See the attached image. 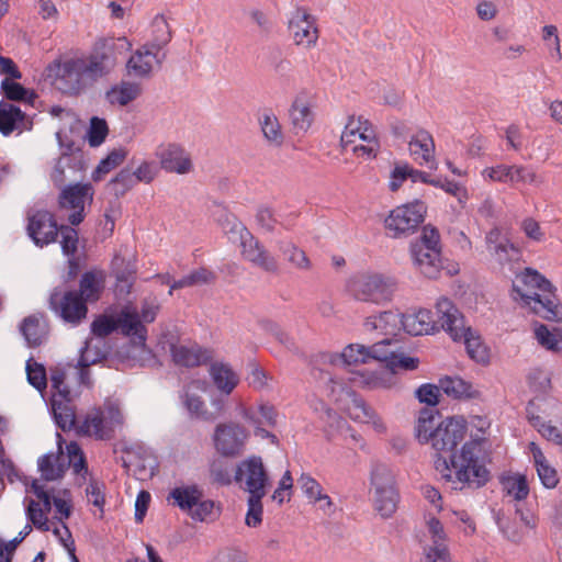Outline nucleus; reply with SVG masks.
<instances>
[{
	"label": "nucleus",
	"instance_id": "23",
	"mask_svg": "<svg viewBox=\"0 0 562 562\" xmlns=\"http://www.w3.org/2000/svg\"><path fill=\"white\" fill-rule=\"evenodd\" d=\"M207 389L209 384L205 380H192L184 386L182 403L192 416L203 420H214L216 415L207 411L202 398V394L206 393Z\"/></svg>",
	"mask_w": 562,
	"mask_h": 562
},
{
	"label": "nucleus",
	"instance_id": "44",
	"mask_svg": "<svg viewBox=\"0 0 562 562\" xmlns=\"http://www.w3.org/2000/svg\"><path fill=\"white\" fill-rule=\"evenodd\" d=\"M203 492L196 485H184L173 488L169 498L183 512L188 514L194 507Z\"/></svg>",
	"mask_w": 562,
	"mask_h": 562
},
{
	"label": "nucleus",
	"instance_id": "41",
	"mask_svg": "<svg viewBox=\"0 0 562 562\" xmlns=\"http://www.w3.org/2000/svg\"><path fill=\"white\" fill-rule=\"evenodd\" d=\"M284 260L299 271H310L313 268L312 260L307 254L292 241H280L278 244Z\"/></svg>",
	"mask_w": 562,
	"mask_h": 562
},
{
	"label": "nucleus",
	"instance_id": "4",
	"mask_svg": "<svg viewBox=\"0 0 562 562\" xmlns=\"http://www.w3.org/2000/svg\"><path fill=\"white\" fill-rule=\"evenodd\" d=\"M54 72V87L68 95H78L99 78L108 72L103 61L97 57L91 59L71 58L57 63L50 68Z\"/></svg>",
	"mask_w": 562,
	"mask_h": 562
},
{
	"label": "nucleus",
	"instance_id": "22",
	"mask_svg": "<svg viewBox=\"0 0 562 562\" xmlns=\"http://www.w3.org/2000/svg\"><path fill=\"white\" fill-rule=\"evenodd\" d=\"M408 153L418 166L437 169L436 145L427 130L419 128L412 134L408 140Z\"/></svg>",
	"mask_w": 562,
	"mask_h": 562
},
{
	"label": "nucleus",
	"instance_id": "48",
	"mask_svg": "<svg viewBox=\"0 0 562 562\" xmlns=\"http://www.w3.org/2000/svg\"><path fill=\"white\" fill-rule=\"evenodd\" d=\"M218 222L223 232L233 243L241 244L245 239H247V237L251 235L249 229L232 214H224Z\"/></svg>",
	"mask_w": 562,
	"mask_h": 562
},
{
	"label": "nucleus",
	"instance_id": "64",
	"mask_svg": "<svg viewBox=\"0 0 562 562\" xmlns=\"http://www.w3.org/2000/svg\"><path fill=\"white\" fill-rule=\"evenodd\" d=\"M297 484L310 502L317 504V498L323 494L321 484L307 473L301 474Z\"/></svg>",
	"mask_w": 562,
	"mask_h": 562
},
{
	"label": "nucleus",
	"instance_id": "15",
	"mask_svg": "<svg viewBox=\"0 0 562 562\" xmlns=\"http://www.w3.org/2000/svg\"><path fill=\"white\" fill-rule=\"evenodd\" d=\"M93 188L89 183L65 186L58 195V206L69 212L68 221L71 225H79L85 218V207L93 199Z\"/></svg>",
	"mask_w": 562,
	"mask_h": 562
},
{
	"label": "nucleus",
	"instance_id": "8",
	"mask_svg": "<svg viewBox=\"0 0 562 562\" xmlns=\"http://www.w3.org/2000/svg\"><path fill=\"white\" fill-rule=\"evenodd\" d=\"M426 212V204L419 200L394 207L384 218L386 235L391 238L412 235L423 223Z\"/></svg>",
	"mask_w": 562,
	"mask_h": 562
},
{
	"label": "nucleus",
	"instance_id": "49",
	"mask_svg": "<svg viewBox=\"0 0 562 562\" xmlns=\"http://www.w3.org/2000/svg\"><path fill=\"white\" fill-rule=\"evenodd\" d=\"M543 183V178L536 170L525 165H512L509 186L529 184L539 187Z\"/></svg>",
	"mask_w": 562,
	"mask_h": 562
},
{
	"label": "nucleus",
	"instance_id": "42",
	"mask_svg": "<svg viewBox=\"0 0 562 562\" xmlns=\"http://www.w3.org/2000/svg\"><path fill=\"white\" fill-rule=\"evenodd\" d=\"M52 409L57 425L63 430H69L75 426L76 414L70 404V395L52 396Z\"/></svg>",
	"mask_w": 562,
	"mask_h": 562
},
{
	"label": "nucleus",
	"instance_id": "56",
	"mask_svg": "<svg viewBox=\"0 0 562 562\" xmlns=\"http://www.w3.org/2000/svg\"><path fill=\"white\" fill-rule=\"evenodd\" d=\"M528 415L529 419L532 423V425L537 428V430L548 440L561 445L562 443V431L558 429L555 426L551 425L550 423L546 422L540 416H535L530 407L528 408Z\"/></svg>",
	"mask_w": 562,
	"mask_h": 562
},
{
	"label": "nucleus",
	"instance_id": "58",
	"mask_svg": "<svg viewBox=\"0 0 562 562\" xmlns=\"http://www.w3.org/2000/svg\"><path fill=\"white\" fill-rule=\"evenodd\" d=\"M426 530L427 535L431 540V544L428 547H448L447 546V533L445 528L439 519L434 516H428L426 518Z\"/></svg>",
	"mask_w": 562,
	"mask_h": 562
},
{
	"label": "nucleus",
	"instance_id": "19",
	"mask_svg": "<svg viewBox=\"0 0 562 562\" xmlns=\"http://www.w3.org/2000/svg\"><path fill=\"white\" fill-rule=\"evenodd\" d=\"M289 32L295 45L310 48L318 40L316 18L305 8H297L289 21Z\"/></svg>",
	"mask_w": 562,
	"mask_h": 562
},
{
	"label": "nucleus",
	"instance_id": "33",
	"mask_svg": "<svg viewBox=\"0 0 562 562\" xmlns=\"http://www.w3.org/2000/svg\"><path fill=\"white\" fill-rule=\"evenodd\" d=\"M105 286V274L100 270L85 272L79 281L77 292L81 299L88 303H94L100 297Z\"/></svg>",
	"mask_w": 562,
	"mask_h": 562
},
{
	"label": "nucleus",
	"instance_id": "62",
	"mask_svg": "<svg viewBox=\"0 0 562 562\" xmlns=\"http://www.w3.org/2000/svg\"><path fill=\"white\" fill-rule=\"evenodd\" d=\"M189 515L192 519L199 521L214 519L217 516V512L215 510V503L211 499H204L202 496L190 510Z\"/></svg>",
	"mask_w": 562,
	"mask_h": 562
},
{
	"label": "nucleus",
	"instance_id": "63",
	"mask_svg": "<svg viewBox=\"0 0 562 562\" xmlns=\"http://www.w3.org/2000/svg\"><path fill=\"white\" fill-rule=\"evenodd\" d=\"M136 184L135 177L128 169L121 170L114 179L111 180L110 186L116 196L125 194Z\"/></svg>",
	"mask_w": 562,
	"mask_h": 562
},
{
	"label": "nucleus",
	"instance_id": "47",
	"mask_svg": "<svg viewBox=\"0 0 562 562\" xmlns=\"http://www.w3.org/2000/svg\"><path fill=\"white\" fill-rule=\"evenodd\" d=\"M492 257L502 267L508 266L509 270L515 272L514 263L520 259V250L509 240H503L502 244L493 246L490 251Z\"/></svg>",
	"mask_w": 562,
	"mask_h": 562
},
{
	"label": "nucleus",
	"instance_id": "51",
	"mask_svg": "<svg viewBox=\"0 0 562 562\" xmlns=\"http://www.w3.org/2000/svg\"><path fill=\"white\" fill-rule=\"evenodd\" d=\"M214 273L209 269L199 268L194 271H191L180 280L170 283L169 294H172L173 290L209 284L214 280Z\"/></svg>",
	"mask_w": 562,
	"mask_h": 562
},
{
	"label": "nucleus",
	"instance_id": "38",
	"mask_svg": "<svg viewBox=\"0 0 562 562\" xmlns=\"http://www.w3.org/2000/svg\"><path fill=\"white\" fill-rule=\"evenodd\" d=\"M290 117L297 132H306L313 122V111L310 100L305 94H299L291 106Z\"/></svg>",
	"mask_w": 562,
	"mask_h": 562
},
{
	"label": "nucleus",
	"instance_id": "60",
	"mask_svg": "<svg viewBox=\"0 0 562 562\" xmlns=\"http://www.w3.org/2000/svg\"><path fill=\"white\" fill-rule=\"evenodd\" d=\"M542 40L550 52V56L554 61L562 60L561 43L555 25H546L542 29Z\"/></svg>",
	"mask_w": 562,
	"mask_h": 562
},
{
	"label": "nucleus",
	"instance_id": "36",
	"mask_svg": "<svg viewBox=\"0 0 562 562\" xmlns=\"http://www.w3.org/2000/svg\"><path fill=\"white\" fill-rule=\"evenodd\" d=\"M173 361L183 367H196L209 359V352L203 350L195 344L192 345H173L171 347Z\"/></svg>",
	"mask_w": 562,
	"mask_h": 562
},
{
	"label": "nucleus",
	"instance_id": "59",
	"mask_svg": "<svg viewBox=\"0 0 562 562\" xmlns=\"http://www.w3.org/2000/svg\"><path fill=\"white\" fill-rule=\"evenodd\" d=\"M340 357L347 364L366 363L370 360V350L364 345L351 344L342 350Z\"/></svg>",
	"mask_w": 562,
	"mask_h": 562
},
{
	"label": "nucleus",
	"instance_id": "37",
	"mask_svg": "<svg viewBox=\"0 0 562 562\" xmlns=\"http://www.w3.org/2000/svg\"><path fill=\"white\" fill-rule=\"evenodd\" d=\"M441 391L453 398H477L481 392L469 381L459 376H445L440 379Z\"/></svg>",
	"mask_w": 562,
	"mask_h": 562
},
{
	"label": "nucleus",
	"instance_id": "14",
	"mask_svg": "<svg viewBox=\"0 0 562 562\" xmlns=\"http://www.w3.org/2000/svg\"><path fill=\"white\" fill-rule=\"evenodd\" d=\"M248 438V429L232 420L216 425L212 437L215 450L221 456L229 458L244 452Z\"/></svg>",
	"mask_w": 562,
	"mask_h": 562
},
{
	"label": "nucleus",
	"instance_id": "40",
	"mask_svg": "<svg viewBox=\"0 0 562 562\" xmlns=\"http://www.w3.org/2000/svg\"><path fill=\"white\" fill-rule=\"evenodd\" d=\"M25 114L20 108L7 102H0V133L9 136L24 125Z\"/></svg>",
	"mask_w": 562,
	"mask_h": 562
},
{
	"label": "nucleus",
	"instance_id": "61",
	"mask_svg": "<svg viewBox=\"0 0 562 562\" xmlns=\"http://www.w3.org/2000/svg\"><path fill=\"white\" fill-rule=\"evenodd\" d=\"M265 496H248L247 505L248 510L246 514L245 522L248 527L256 528L262 521L263 507L261 499Z\"/></svg>",
	"mask_w": 562,
	"mask_h": 562
},
{
	"label": "nucleus",
	"instance_id": "17",
	"mask_svg": "<svg viewBox=\"0 0 562 562\" xmlns=\"http://www.w3.org/2000/svg\"><path fill=\"white\" fill-rule=\"evenodd\" d=\"M467 434V420L463 416H452L443 419L436 427L431 447L437 452H453Z\"/></svg>",
	"mask_w": 562,
	"mask_h": 562
},
{
	"label": "nucleus",
	"instance_id": "7",
	"mask_svg": "<svg viewBox=\"0 0 562 562\" xmlns=\"http://www.w3.org/2000/svg\"><path fill=\"white\" fill-rule=\"evenodd\" d=\"M371 499L375 512L382 518H390L397 509L400 501L395 487V476L392 469L384 463H374L370 471Z\"/></svg>",
	"mask_w": 562,
	"mask_h": 562
},
{
	"label": "nucleus",
	"instance_id": "26",
	"mask_svg": "<svg viewBox=\"0 0 562 562\" xmlns=\"http://www.w3.org/2000/svg\"><path fill=\"white\" fill-rule=\"evenodd\" d=\"M414 267L426 278L436 279L441 270L440 249L411 246Z\"/></svg>",
	"mask_w": 562,
	"mask_h": 562
},
{
	"label": "nucleus",
	"instance_id": "28",
	"mask_svg": "<svg viewBox=\"0 0 562 562\" xmlns=\"http://www.w3.org/2000/svg\"><path fill=\"white\" fill-rule=\"evenodd\" d=\"M363 326L368 333L376 331L385 338H391L402 330V314L396 311L381 312L367 317Z\"/></svg>",
	"mask_w": 562,
	"mask_h": 562
},
{
	"label": "nucleus",
	"instance_id": "45",
	"mask_svg": "<svg viewBox=\"0 0 562 562\" xmlns=\"http://www.w3.org/2000/svg\"><path fill=\"white\" fill-rule=\"evenodd\" d=\"M436 419L437 413L432 408H424L419 412L415 431L420 443H431L434 440L438 425Z\"/></svg>",
	"mask_w": 562,
	"mask_h": 562
},
{
	"label": "nucleus",
	"instance_id": "30",
	"mask_svg": "<svg viewBox=\"0 0 562 562\" xmlns=\"http://www.w3.org/2000/svg\"><path fill=\"white\" fill-rule=\"evenodd\" d=\"M112 270L119 282H125L126 292L132 286L134 274L136 273V255L127 246H121L119 251L114 255L112 262Z\"/></svg>",
	"mask_w": 562,
	"mask_h": 562
},
{
	"label": "nucleus",
	"instance_id": "16",
	"mask_svg": "<svg viewBox=\"0 0 562 562\" xmlns=\"http://www.w3.org/2000/svg\"><path fill=\"white\" fill-rule=\"evenodd\" d=\"M122 420L120 409L110 405L106 411L94 409L88 413L79 426V432L97 439H109Z\"/></svg>",
	"mask_w": 562,
	"mask_h": 562
},
{
	"label": "nucleus",
	"instance_id": "18",
	"mask_svg": "<svg viewBox=\"0 0 562 562\" xmlns=\"http://www.w3.org/2000/svg\"><path fill=\"white\" fill-rule=\"evenodd\" d=\"M165 59V53L159 52V45H143L137 48L126 63L127 75L134 78H150Z\"/></svg>",
	"mask_w": 562,
	"mask_h": 562
},
{
	"label": "nucleus",
	"instance_id": "10",
	"mask_svg": "<svg viewBox=\"0 0 562 562\" xmlns=\"http://www.w3.org/2000/svg\"><path fill=\"white\" fill-rule=\"evenodd\" d=\"M27 493H33L35 498L26 496L23 501L27 520L41 531L50 530V521L47 515L52 510V490H48L40 480H32L25 483Z\"/></svg>",
	"mask_w": 562,
	"mask_h": 562
},
{
	"label": "nucleus",
	"instance_id": "55",
	"mask_svg": "<svg viewBox=\"0 0 562 562\" xmlns=\"http://www.w3.org/2000/svg\"><path fill=\"white\" fill-rule=\"evenodd\" d=\"M69 467L72 468L74 473L86 479L88 474V467L83 451L75 441L66 446Z\"/></svg>",
	"mask_w": 562,
	"mask_h": 562
},
{
	"label": "nucleus",
	"instance_id": "35",
	"mask_svg": "<svg viewBox=\"0 0 562 562\" xmlns=\"http://www.w3.org/2000/svg\"><path fill=\"white\" fill-rule=\"evenodd\" d=\"M142 94V87L137 82L121 81L105 92V100L112 106H126Z\"/></svg>",
	"mask_w": 562,
	"mask_h": 562
},
{
	"label": "nucleus",
	"instance_id": "43",
	"mask_svg": "<svg viewBox=\"0 0 562 562\" xmlns=\"http://www.w3.org/2000/svg\"><path fill=\"white\" fill-rule=\"evenodd\" d=\"M259 125L265 139L270 146L279 147L283 143L284 136L281 125L271 111L266 110L260 114Z\"/></svg>",
	"mask_w": 562,
	"mask_h": 562
},
{
	"label": "nucleus",
	"instance_id": "29",
	"mask_svg": "<svg viewBox=\"0 0 562 562\" xmlns=\"http://www.w3.org/2000/svg\"><path fill=\"white\" fill-rule=\"evenodd\" d=\"M373 137H376V133L368 120L362 116H351L341 134V145L345 149H348L349 145L372 142Z\"/></svg>",
	"mask_w": 562,
	"mask_h": 562
},
{
	"label": "nucleus",
	"instance_id": "57",
	"mask_svg": "<svg viewBox=\"0 0 562 562\" xmlns=\"http://www.w3.org/2000/svg\"><path fill=\"white\" fill-rule=\"evenodd\" d=\"M512 165L497 164L495 166L485 167L481 171L484 181L508 184L510 181Z\"/></svg>",
	"mask_w": 562,
	"mask_h": 562
},
{
	"label": "nucleus",
	"instance_id": "25",
	"mask_svg": "<svg viewBox=\"0 0 562 562\" xmlns=\"http://www.w3.org/2000/svg\"><path fill=\"white\" fill-rule=\"evenodd\" d=\"M243 257L267 272H277L278 259L251 234L241 244Z\"/></svg>",
	"mask_w": 562,
	"mask_h": 562
},
{
	"label": "nucleus",
	"instance_id": "53",
	"mask_svg": "<svg viewBox=\"0 0 562 562\" xmlns=\"http://www.w3.org/2000/svg\"><path fill=\"white\" fill-rule=\"evenodd\" d=\"M14 80L15 79L4 78L1 81V90L4 97L12 101H24L27 103H33L36 94L33 91L25 89Z\"/></svg>",
	"mask_w": 562,
	"mask_h": 562
},
{
	"label": "nucleus",
	"instance_id": "11",
	"mask_svg": "<svg viewBox=\"0 0 562 562\" xmlns=\"http://www.w3.org/2000/svg\"><path fill=\"white\" fill-rule=\"evenodd\" d=\"M234 480L248 496H266L267 487L270 485L262 459L257 456H251L237 464Z\"/></svg>",
	"mask_w": 562,
	"mask_h": 562
},
{
	"label": "nucleus",
	"instance_id": "2",
	"mask_svg": "<svg viewBox=\"0 0 562 562\" xmlns=\"http://www.w3.org/2000/svg\"><path fill=\"white\" fill-rule=\"evenodd\" d=\"M557 288L543 274L532 268L515 272L510 297L518 307L550 322H562V303Z\"/></svg>",
	"mask_w": 562,
	"mask_h": 562
},
{
	"label": "nucleus",
	"instance_id": "46",
	"mask_svg": "<svg viewBox=\"0 0 562 562\" xmlns=\"http://www.w3.org/2000/svg\"><path fill=\"white\" fill-rule=\"evenodd\" d=\"M37 468L41 476L45 481H55L60 479L65 473V465L60 462L58 453H47L37 460Z\"/></svg>",
	"mask_w": 562,
	"mask_h": 562
},
{
	"label": "nucleus",
	"instance_id": "12",
	"mask_svg": "<svg viewBox=\"0 0 562 562\" xmlns=\"http://www.w3.org/2000/svg\"><path fill=\"white\" fill-rule=\"evenodd\" d=\"M88 304L77 290L55 288L49 296L50 310L65 323L79 325L87 318Z\"/></svg>",
	"mask_w": 562,
	"mask_h": 562
},
{
	"label": "nucleus",
	"instance_id": "5",
	"mask_svg": "<svg viewBox=\"0 0 562 562\" xmlns=\"http://www.w3.org/2000/svg\"><path fill=\"white\" fill-rule=\"evenodd\" d=\"M436 314L439 315L441 328L445 329L454 341L462 340L471 359L477 363H487L490 355L481 337L471 327L467 326L463 316L453 303L441 297L436 303Z\"/></svg>",
	"mask_w": 562,
	"mask_h": 562
},
{
	"label": "nucleus",
	"instance_id": "3",
	"mask_svg": "<svg viewBox=\"0 0 562 562\" xmlns=\"http://www.w3.org/2000/svg\"><path fill=\"white\" fill-rule=\"evenodd\" d=\"M120 330L132 338V345L126 352L128 358L142 361L148 355L146 349V328L138 319V312L133 305L124 306L116 316H100L91 324V331L95 336L105 337Z\"/></svg>",
	"mask_w": 562,
	"mask_h": 562
},
{
	"label": "nucleus",
	"instance_id": "52",
	"mask_svg": "<svg viewBox=\"0 0 562 562\" xmlns=\"http://www.w3.org/2000/svg\"><path fill=\"white\" fill-rule=\"evenodd\" d=\"M502 484L506 493L516 501H522L529 494L528 482L526 476L522 474L504 476Z\"/></svg>",
	"mask_w": 562,
	"mask_h": 562
},
{
	"label": "nucleus",
	"instance_id": "54",
	"mask_svg": "<svg viewBox=\"0 0 562 562\" xmlns=\"http://www.w3.org/2000/svg\"><path fill=\"white\" fill-rule=\"evenodd\" d=\"M52 499L53 506L55 507L54 519H56L58 522L67 520L70 517L72 509L71 496L69 491H55L52 488Z\"/></svg>",
	"mask_w": 562,
	"mask_h": 562
},
{
	"label": "nucleus",
	"instance_id": "9",
	"mask_svg": "<svg viewBox=\"0 0 562 562\" xmlns=\"http://www.w3.org/2000/svg\"><path fill=\"white\" fill-rule=\"evenodd\" d=\"M386 363V369L370 372L364 378V383L372 389H390L396 384L395 374L398 371H412L418 368L419 359L411 357L396 349L392 353H378Z\"/></svg>",
	"mask_w": 562,
	"mask_h": 562
},
{
	"label": "nucleus",
	"instance_id": "20",
	"mask_svg": "<svg viewBox=\"0 0 562 562\" xmlns=\"http://www.w3.org/2000/svg\"><path fill=\"white\" fill-rule=\"evenodd\" d=\"M56 138L60 148H65V150L56 161L50 172V179L56 187H61L67 179L71 178L70 173H76L83 169L85 162L79 150H75L71 145L64 143L61 130L56 132Z\"/></svg>",
	"mask_w": 562,
	"mask_h": 562
},
{
	"label": "nucleus",
	"instance_id": "13",
	"mask_svg": "<svg viewBox=\"0 0 562 562\" xmlns=\"http://www.w3.org/2000/svg\"><path fill=\"white\" fill-rule=\"evenodd\" d=\"M331 395L336 402L342 401L344 396L350 398L346 409L351 419L370 426L379 435L386 432L387 426L384 419L363 400L353 396L335 381H331Z\"/></svg>",
	"mask_w": 562,
	"mask_h": 562
},
{
	"label": "nucleus",
	"instance_id": "1",
	"mask_svg": "<svg viewBox=\"0 0 562 562\" xmlns=\"http://www.w3.org/2000/svg\"><path fill=\"white\" fill-rule=\"evenodd\" d=\"M488 457L479 439L465 442L453 451L448 459L438 457L436 470L442 480L453 490H476L487 484L491 472L487 469Z\"/></svg>",
	"mask_w": 562,
	"mask_h": 562
},
{
	"label": "nucleus",
	"instance_id": "6",
	"mask_svg": "<svg viewBox=\"0 0 562 562\" xmlns=\"http://www.w3.org/2000/svg\"><path fill=\"white\" fill-rule=\"evenodd\" d=\"M347 290L356 301L384 305L393 300L397 282L389 274L362 271L348 280Z\"/></svg>",
	"mask_w": 562,
	"mask_h": 562
},
{
	"label": "nucleus",
	"instance_id": "50",
	"mask_svg": "<svg viewBox=\"0 0 562 562\" xmlns=\"http://www.w3.org/2000/svg\"><path fill=\"white\" fill-rule=\"evenodd\" d=\"M537 341L548 350L559 351L562 349V328H552L540 324L535 328Z\"/></svg>",
	"mask_w": 562,
	"mask_h": 562
},
{
	"label": "nucleus",
	"instance_id": "24",
	"mask_svg": "<svg viewBox=\"0 0 562 562\" xmlns=\"http://www.w3.org/2000/svg\"><path fill=\"white\" fill-rule=\"evenodd\" d=\"M27 232L38 246L55 241L58 227L54 216L47 211H37L29 217Z\"/></svg>",
	"mask_w": 562,
	"mask_h": 562
},
{
	"label": "nucleus",
	"instance_id": "21",
	"mask_svg": "<svg viewBox=\"0 0 562 562\" xmlns=\"http://www.w3.org/2000/svg\"><path fill=\"white\" fill-rule=\"evenodd\" d=\"M161 169L170 173L188 175L193 171V161L189 151L181 145L169 143L160 145L155 153Z\"/></svg>",
	"mask_w": 562,
	"mask_h": 562
},
{
	"label": "nucleus",
	"instance_id": "39",
	"mask_svg": "<svg viewBox=\"0 0 562 562\" xmlns=\"http://www.w3.org/2000/svg\"><path fill=\"white\" fill-rule=\"evenodd\" d=\"M20 330L30 347L40 346L47 336V325L43 316L40 315L25 317Z\"/></svg>",
	"mask_w": 562,
	"mask_h": 562
},
{
	"label": "nucleus",
	"instance_id": "32",
	"mask_svg": "<svg viewBox=\"0 0 562 562\" xmlns=\"http://www.w3.org/2000/svg\"><path fill=\"white\" fill-rule=\"evenodd\" d=\"M239 416L252 428L257 426L274 427L278 420L276 408L269 404H259L258 406L247 407L240 404L237 407Z\"/></svg>",
	"mask_w": 562,
	"mask_h": 562
},
{
	"label": "nucleus",
	"instance_id": "31",
	"mask_svg": "<svg viewBox=\"0 0 562 562\" xmlns=\"http://www.w3.org/2000/svg\"><path fill=\"white\" fill-rule=\"evenodd\" d=\"M209 374L216 390L224 395H229L240 381L238 373L225 362L212 363Z\"/></svg>",
	"mask_w": 562,
	"mask_h": 562
},
{
	"label": "nucleus",
	"instance_id": "34",
	"mask_svg": "<svg viewBox=\"0 0 562 562\" xmlns=\"http://www.w3.org/2000/svg\"><path fill=\"white\" fill-rule=\"evenodd\" d=\"M538 477L547 488H554L559 483L557 470L550 464L542 450L535 443L528 446Z\"/></svg>",
	"mask_w": 562,
	"mask_h": 562
},
{
	"label": "nucleus",
	"instance_id": "27",
	"mask_svg": "<svg viewBox=\"0 0 562 562\" xmlns=\"http://www.w3.org/2000/svg\"><path fill=\"white\" fill-rule=\"evenodd\" d=\"M438 319L432 318V314L428 310H419L413 314H402V329L409 335H428L441 327L439 315Z\"/></svg>",
	"mask_w": 562,
	"mask_h": 562
}]
</instances>
